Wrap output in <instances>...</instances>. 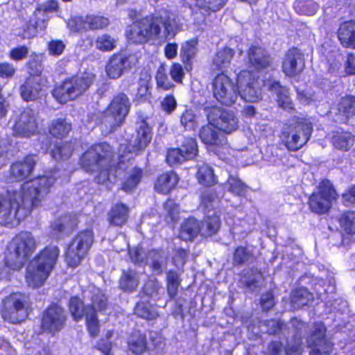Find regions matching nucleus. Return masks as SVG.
<instances>
[{
    "instance_id": "11",
    "label": "nucleus",
    "mask_w": 355,
    "mask_h": 355,
    "mask_svg": "<svg viewBox=\"0 0 355 355\" xmlns=\"http://www.w3.org/2000/svg\"><path fill=\"white\" fill-rule=\"evenodd\" d=\"M112 155V148L108 144H96L83 155L81 164L87 172L98 171L107 165Z\"/></svg>"
},
{
    "instance_id": "7",
    "label": "nucleus",
    "mask_w": 355,
    "mask_h": 355,
    "mask_svg": "<svg viewBox=\"0 0 355 355\" xmlns=\"http://www.w3.org/2000/svg\"><path fill=\"white\" fill-rule=\"evenodd\" d=\"M1 315L4 320L17 324L28 317L29 297L24 293H14L3 300Z\"/></svg>"
},
{
    "instance_id": "44",
    "label": "nucleus",
    "mask_w": 355,
    "mask_h": 355,
    "mask_svg": "<svg viewBox=\"0 0 355 355\" xmlns=\"http://www.w3.org/2000/svg\"><path fill=\"white\" fill-rule=\"evenodd\" d=\"M95 46L101 51H111L116 46V40L108 34H101L96 37Z\"/></svg>"
},
{
    "instance_id": "6",
    "label": "nucleus",
    "mask_w": 355,
    "mask_h": 355,
    "mask_svg": "<svg viewBox=\"0 0 355 355\" xmlns=\"http://www.w3.org/2000/svg\"><path fill=\"white\" fill-rule=\"evenodd\" d=\"M214 98L221 105L232 106L239 96L238 80L234 82L224 73L218 74L211 83Z\"/></svg>"
},
{
    "instance_id": "28",
    "label": "nucleus",
    "mask_w": 355,
    "mask_h": 355,
    "mask_svg": "<svg viewBox=\"0 0 355 355\" xmlns=\"http://www.w3.org/2000/svg\"><path fill=\"white\" fill-rule=\"evenodd\" d=\"M139 284V276L132 269L123 270L119 279V287L127 293H132L138 287Z\"/></svg>"
},
{
    "instance_id": "17",
    "label": "nucleus",
    "mask_w": 355,
    "mask_h": 355,
    "mask_svg": "<svg viewBox=\"0 0 355 355\" xmlns=\"http://www.w3.org/2000/svg\"><path fill=\"white\" fill-rule=\"evenodd\" d=\"M37 128L35 111L27 107L19 114L13 130L19 136L29 137L37 132Z\"/></svg>"
},
{
    "instance_id": "29",
    "label": "nucleus",
    "mask_w": 355,
    "mask_h": 355,
    "mask_svg": "<svg viewBox=\"0 0 355 355\" xmlns=\"http://www.w3.org/2000/svg\"><path fill=\"white\" fill-rule=\"evenodd\" d=\"M269 89L276 94L277 102L279 107L288 111L293 109V105L290 98L288 90L286 87L282 86L279 82L275 81L270 84Z\"/></svg>"
},
{
    "instance_id": "1",
    "label": "nucleus",
    "mask_w": 355,
    "mask_h": 355,
    "mask_svg": "<svg viewBox=\"0 0 355 355\" xmlns=\"http://www.w3.org/2000/svg\"><path fill=\"white\" fill-rule=\"evenodd\" d=\"M54 182L53 177L39 176L24 183L18 191L0 193V223L6 227L17 226L40 204Z\"/></svg>"
},
{
    "instance_id": "50",
    "label": "nucleus",
    "mask_w": 355,
    "mask_h": 355,
    "mask_svg": "<svg viewBox=\"0 0 355 355\" xmlns=\"http://www.w3.org/2000/svg\"><path fill=\"white\" fill-rule=\"evenodd\" d=\"M84 24L89 29L97 30L107 27L109 24V19L102 16L88 15L84 20Z\"/></svg>"
},
{
    "instance_id": "30",
    "label": "nucleus",
    "mask_w": 355,
    "mask_h": 355,
    "mask_svg": "<svg viewBox=\"0 0 355 355\" xmlns=\"http://www.w3.org/2000/svg\"><path fill=\"white\" fill-rule=\"evenodd\" d=\"M178 181V177L174 172L164 173L157 178L155 189L159 193L166 194L176 186Z\"/></svg>"
},
{
    "instance_id": "21",
    "label": "nucleus",
    "mask_w": 355,
    "mask_h": 355,
    "mask_svg": "<svg viewBox=\"0 0 355 355\" xmlns=\"http://www.w3.org/2000/svg\"><path fill=\"white\" fill-rule=\"evenodd\" d=\"M152 139L151 128L145 120L137 122L135 137L130 141L132 151L138 153L143 151L149 144Z\"/></svg>"
},
{
    "instance_id": "14",
    "label": "nucleus",
    "mask_w": 355,
    "mask_h": 355,
    "mask_svg": "<svg viewBox=\"0 0 355 355\" xmlns=\"http://www.w3.org/2000/svg\"><path fill=\"white\" fill-rule=\"evenodd\" d=\"M326 327L322 322L315 323L307 342L311 348L310 355H330L333 345L325 336Z\"/></svg>"
},
{
    "instance_id": "18",
    "label": "nucleus",
    "mask_w": 355,
    "mask_h": 355,
    "mask_svg": "<svg viewBox=\"0 0 355 355\" xmlns=\"http://www.w3.org/2000/svg\"><path fill=\"white\" fill-rule=\"evenodd\" d=\"M37 162L36 155H28L22 161L13 163L9 170L8 182H20L28 178Z\"/></svg>"
},
{
    "instance_id": "58",
    "label": "nucleus",
    "mask_w": 355,
    "mask_h": 355,
    "mask_svg": "<svg viewBox=\"0 0 355 355\" xmlns=\"http://www.w3.org/2000/svg\"><path fill=\"white\" fill-rule=\"evenodd\" d=\"M31 19L32 22L34 23V26L39 30L44 31L46 28L49 16L46 13H44V11L37 8Z\"/></svg>"
},
{
    "instance_id": "34",
    "label": "nucleus",
    "mask_w": 355,
    "mask_h": 355,
    "mask_svg": "<svg viewBox=\"0 0 355 355\" xmlns=\"http://www.w3.org/2000/svg\"><path fill=\"white\" fill-rule=\"evenodd\" d=\"M148 263L155 275H161L166 264V258L162 250H152L148 252Z\"/></svg>"
},
{
    "instance_id": "49",
    "label": "nucleus",
    "mask_w": 355,
    "mask_h": 355,
    "mask_svg": "<svg viewBox=\"0 0 355 355\" xmlns=\"http://www.w3.org/2000/svg\"><path fill=\"white\" fill-rule=\"evenodd\" d=\"M155 79L157 88L158 89L168 91L175 87V85L169 80L163 65H161L158 68L156 73Z\"/></svg>"
},
{
    "instance_id": "12",
    "label": "nucleus",
    "mask_w": 355,
    "mask_h": 355,
    "mask_svg": "<svg viewBox=\"0 0 355 355\" xmlns=\"http://www.w3.org/2000/svg\"><path fill=\"white\" fill-rule=\"evenodd\" d=\"M205 110L208 121L220 131L230 134L237 129L239 120L232 112L218 107H206Z\"/></svg>"
},
{
    "instance_id": "39",
    "label": "nucleus",
    "mask_w": 355,
    "mask_h": 355,
    "mask_svg": "<svg viewBox=\"0 0 355 355\" xmlns=\"http://www.w3.org/2000/svg\"><path fill=\"white\" fill-rule=\"evenodd\" d=\"M313 300V295L304 288H300L291 293V300L295 309L307 305Z\"/></svg>"
},
{
    "instance_id": "48",
    "label": "nucleus",
    "mask_w": 355,
    "mask_h": 355,
    "mask_svg": "<svg viewBox=\"0 0 355 355\" xmlns=\"http://www.w3.org/2000/svg\"><path fill=\"white\" fill-rule=\"evenodd\" d=\"M338 221L340 227L349 234H355V212L347 211L342 214Z\"/></svg>"
},
{
    "instance_id": "5",
    "label": "nucleus",
    "mask_w": 355,
    "mask_h": 355,
    "mask_svg": "<svg viewBox=\"0 0 355 355\" xmlns=\"http://www.w3.org/2000/svg\"><path fill=\"white\" fill-rule=\"evenodd\" d=\"M94 80V75L88 71L77 74L70 78L66 79L53 91L55 98L60 103H66L73 100L91 86Z\"/></svg>"
},
{
    "instance_id": "37",
    "label": "nucleus",
    "mask_w": 355,
    "mask_h": 355,
    "mask_svg": "<svg viewBox=\"0 0 355 355\" xmlns=\"http://www.w3.org/2000/svg\"><path fill=\"white\" fill-rule=\"evenodd\" d=\"M146 338L139 331H134L128 340V346L134 354H141L146 349Z\"/></svg>"
},
{
    "instance_id": "31",
    "label": "nucleus",
    "mask_w": 355,
    "mask_h": 355,
    "mask_svg": "<svg viewBox=\"0 0 355 355\" xmlns=\"http://www.w3.org/2000/svg\"><path fill=\"white\" fill-rule=\"evenodd\" d=\"M128 211V207L125 205L117 203L109 211L107 220L110 225L121 226L127 221Z\"/></svg>"
},
{
    "instance_id": "23",
    "label": "nucleus",
    "mask_w": 355,
    "mask_h": 355,
    "mask_svg": "<svg viewBox=\"0 0 355 355\" xmlns=\"http://www.w3.org/2000/svg\"><path fill=\"white\" fill-rule=\"evenodd\" d=\"M270 62V58L264 49L259 46H252L248 51L247 64L250 68L263 69Z\"/></svg>"
},
{
    "instance_id": "63",
    "label": "nucleus",
    "mask_w": 355,
    "mask_h": 355,
    "mask_svg": "<svg viewBox=\"0 0 355 355\" xmlns=\"http://www.w3.org/2000/svg\"><path fill=\"white\" fill-rule=\"evenodd\" d=\"M28 54V48L26 46H19L13 48L9 53L10 59L19 61L27 57Z\"/></svg>"
},
{
    "instance_id": "38",
    "label": "nucleus",
    "mask_w": 355,
    "mask_h": 355,
    "mask_svg": "<svg viewBox=\"0 0 355 355\" xmlns=\"http://www.w3.org/2000/svg\"><path fill=\"white\" fill-rule=\"evenodd\" d=\"M134 313L137 317L145 320H155L158 317V313L148 302H139L134 309Z\"/></svg>"
},
{
    "instance_id": "51",
    "label": "nucleus",
    "mask_w": 355,
    "mask_h": 355,
    "mask_svg": "<svg viewBox=\"0 0 355 355\" xmlns=\"http://www.w3.org/2000/svg\"><path fill=\"white\" fill-rule=\"evenodd\" d=\"M73 148L70 143H58L52 150V156L54 159H67L72 154Z\"/></svg>"
},
{
    "instance_id": "46",
    "label": "nucleus",
    "mask_w": 355,
    "mask_h": 355,
    "mask_svg": "<svg viewBox=\"0 0 355 355\" xmlns=\"http://www.w3.org/2000/svg\"><path fill=\"white\" fill-rule=\"evenodd\" d=\"M69 311L73 316V319L78 321L85 315L86 311L88 308L84 306L82 300L77 297H73L70 299L69 303Z\"/></svg>"
},
{
    "instance_id": "47",
    "label": "nucleus",
    "mask_w": 355,
    "mask_h": 355,
    "mask_svg": "<svg viewBox=\"0 0 355 355\" xmlns=\"http://www.w3.org/2000/svg\"><path fill=\"white\" fill-rule=\"evenodd\" d=\"M294 8L300 14L313 15L318 10V6L313 0H297Z\"/></svg>"
},
{
    "instance_id": "26",
    "label": "nucleus",
    "mask_w": 355,
    "mask_h": 355,
    "mask_svg": "<svg viewBox=\"0 0 355 355\" xmlns=\"http://www.w3.org/2000/svg\"><path fill=\"white\" fill-rule=\"evenodd\" d=\"M338 34L339 40L344 47L355 49V21L343 23Z\"/></svg>"
},
{
    "instance_id": "16",
    "label": "nucleus",
    "mask_w": 355,
    "mask_h": 355,
    "mask_svg": "<svg viewBox=\"0 0 355 355\" xmlns=\"http://www.w3.org/2000/svg\"><path fill=\"white\" fill-rule=\"evenodd\" d=\"M198 151L197 144L191 137L186 138L180 148H171L166 154V162L171 166L193 158Z\"/></svg>"
},
{
    "instance_id": "53",
    "label": "nucleus",
    "mask_w": 355,
    "mask_h": 355,
    "mask_svg": "<svg viewBox=\"0 0 355 355\" xmlns=\"http://www.w3.org/2000/svg\"><path fill=\"white\" fill-rule=\"evenodd\" d=\"M229 191L232 193L242 196L246 192V185L238 178L230 175L227 182Z\"/></svg>"
},
{
    "instance_id": "52",
    "label": "nucleus",
    "mask_w": 355,
    "mask_h": 355,
    "mask_svg": "<svg viewBox=\"0 0 355 355\" xmlns=\"http://www.w3.org/2000/svg\"><path fill=\"white\" fill-rule=\"evenodd\" d=\"M180 122L184 129L189 131L195 130L198 125L196 116L191 110H187L182 114Z\"/></svg>"
},
{
    "instance_id": "15",
    "label": "nucleus",
    "mask_w": 355,
    "mask_h": 355,
    "mask_svg": "<svg viewBox=\"0 0 355 355\" xmlns=\"http://www.w3.org/2000/svg\"><path fill=\"white\" fill-rule=\"evenodd\" d=\"M66 318L64 309L58 304H53L43 313L42 327L44 330L54 334L64 327Z\"/></svg>"
},
{
    "instance_id": "62",
    "label": "nucleus",
    "mask_w": 355,
    "mask_h": 355,
    "mask_svg": "<svg viewBox=\"0 0 355 355\" xmlns=\"http://www.w3.org/2000/svg\"><path fill=\"white\" fill-rule=\"evenodd\" d=\"M65 49V44L61 40H53L48 43V51L53 56L60 55Z\"/></svg>"
},
{
    "instance_id": "43",
    "label": "nucleus",
    "mask_w": 355,
    "mask_h": 355,
    "mask_svg": "<svg viewBox=\"0 0 355 355\" xmlns=\"http://www.w3.org/2000/svg\"><path fill=\"white\" fill-rule=\"evenodd\" d=\"M339 114L345 119H349L355 115V97L346 96L341 98L338 105Z\"/></svg>"
},
{
    "instance_id": "61",
    "label": "nucleus",
    "mask_w": 355,
    "mask_h": 355,
    "mask_svg": "<svg viewBox=\"0 0 355 355\" xmlns=\"http://www.w3.org/2000/svg\"><path fill=\"white\" fill-rule=\"evenodd\" d=\"M164 209L166 218H168L171 221H176L178 219L180 214L179 207L174 200H168L164 204Z\"/></svg>"
},
{
    "instance_id": "41",
    "label": "nucleus",
    "mask_w": 355,
    "mask_h": 355,
    "mask_svg": "<svg viewBox=\"0 0 355 355\" xmlns=\"http://www.w3.org/2000/svg\"><path fill=\"white\" fill-rule=\"evenodd\" d=\"M71 130V125L65 119L53 120L49 127V132L54 137L62 138L66 137Z\"/></svg>"
},
{
    "instance_id": "57",
    "label": "nucleus",
    "mask_w": 355,
    "mask_h": 355,
    "mask_svg": "<svg viewBox=\"0 0 355 355\" xmlns=\"http://www.w3.org/2000/svg\"><path fill=\"white\" fill-rule=\"evenodd\" d=\"M85 317L87 329L90 335L93 337L96 336L99 332L98 320L96 313L94 311H86Z\"/></svg>"
},
{
    "instance_id": "55",
    "label": "nucleus",
    "mask_w": 355,
    "mask_h": 355,
    "mask_svg": "<svg viewBox=\"0 0 355 355\" xmlns=\"http://www.w3.org/2000/svg\"><path fill=\"white\" fill-rule=\"evenodd\" d=\"M129 255L132 262L135 264L148 263V253L140 246L130 248Z\"/></svg>"
},
{
    "instance_id": "2",
    "label": "nucleus",
    "mask_w": 355,
    "mask_h": 355,
    "mask_svg": "<svg viewBox=\"0 0 355 355\" xmlns=\"http://www.w3.org/2000/svg\"><path fill=\"white\" fill-rule=\"evenodd\" d=\"M176 15L167 10L135 21L126 33L127 40L132 44H144L158 40L174 37L180 31Z\"/></svg>"
},
{
    "instance_id": "59",
    "label": "nucleus",
    "mask_w": 355,
    "mask_h": 355,
    "mask_svg": "<svg viewBox=\"0 0 355 355\" xmlns=\"http://www.w3.org/2000/svg\"><path fill=\"white\" fill-rule=\"evenodd\" d=\"M217 197L215 192L212 190L205 191L201 196V204L200 206L204 209H208L211 212V209L214 207L216 202ZM214 211H212L213 212Z\"/></svg>"
},
{
    "instance_id": "64",
    "label": "nucleus",
    "mask_w": 355,
    "mask_h": 355,
    "mask_svg": "<svg viewBox=\"0 0 355 355\" xmlns=\"http://www.w3.org/2000/svg\"><path fill=\"white\" fill-rule=\"evenodd\" d=\"M263 326L266 328V332L271 335L278 334L281 332L284 324L279 320H266Z\"/></svg>"
},
{
    "instance_id": "27",
    "label": "nucleus",
    "mask_w": 355,
    "mask_h": 355,
    "mask_svg": "<svg viewBox=\"0 0 355 355\" xmlns=\"http://www.w3.org/2000/svg\"><path fill=\"white\" fill-rule=\"evenodd\" d=\"M199 137L204 144L209 146L220 145L223 138L220 131L209 122L200 129Z\"/></svg>"
},
{
    "instance_id": "13",
    "label": "nucleus",
    "mask_w": 355,
    "mask_h": 355,
    "mask_svg": "<svg viewBox=\"0 0 355 355\" xmlns=\"http://www.w3.org/2000/svg\"><path fill=\"white\" fill-rule=\"evenodd\" d=\"M239 96L245 101L257 102L262 98L258 80L248 71H242L237 76Z\"/></svg>"
},
{
    "instance_id": "42",
    "label": "nucleus",
    "mask_w": 355,
    "mask_h": 355,
    "mask_svg": "<svg viewBox=\"0 0 355 355\" xmlns=\"http://www.w3.org/2000/svg\"><path fill=\"white\" fill-rule=\"evenodd\" d=\"M196 176L199 183L205 187H211L216 183L214 170L205 164L198 166Z\"/></svg>"
},
{
    "instance_id": "8",
    "label": "nucleus",
    "mask_w": 355,
    "mask_h": 355,
    "mask_svg": "<svg viewBox=\"0 0 355 355\" xmlns=\"http://www.w3.org/2000/svg\"><path fill=\"white\" fill-rule=\"evenodd\" d=\"M338 194L329 180L321 181L316 190L309 196L308 205L311 211L322 215L327 213Z\"/></svg>"
},
{
    "instance_id": "25",
    "label": "nucleus",
    "mask_w": 355,
    "mask_h": 355,
    "mask_svg": "<svg viewBox=\"0 0 355 355\" xmlns=\"http://www.w3.org/2000/svg\"><path fill=\"white\" fill-rule=\"evenodd\" d=\"M107 109L125 121L130 109L129 98L125 94L121 93L113 98Z\"/></svg>"
},
{
    "instance_id": "54",
    "label": "nucleus",
    "mask_w": 355,
    "mask_h": 355,
    "mask_svg": "<svg viewBox=\"0 0 355 355\" xmlns=\"http://www.w3.org/2000/svg\"><path fill=\"white\" fill-rule=\"evenodd\" d=\"M263 282V276L257 269L251 270V273L245 279V286L252 291L259 288Z\"/></svg>"
},
{
    "instance_id": "33",
    "label": "nucleus",
    "mask_w": 355,
    "mask_h": 355,
    "mask_svg": "<svg viewBox=\"0 0 355 355\" xmlns=\"http://www.w3.org/2000/svg\"><path fill=\"white\" fill-rule=\"evenodd\" d=\"M220 224V219L216 211H214L212 214H210V211H207L206 217L200 225L201 234L204 236H212L218 231Z\"/></svg>"
},
{
    "instance_id": "60",
    "label": "nucleus",
    "mask_w": 355,
    "mask_h": 355,
    "mask_svg": "<svg viewBox=\"0 0 355 355\" xmlns=\"http://www.w3.org/2000/svg\"><path fill=\"white\" fill-rule=\"evenodd\" d=\"M252 257V254L247 248L240 246L238 247L234 253L233 263L234 265H241L249 261Z\"/></svg>"
},
{
    "instance_id": "4",
    "label": "nucleus",
    "mask_w": 355,
    "mask_h": 355,
    "mask_svg": "<svg viewBox=\"0 0 355 355\" xmlns=\"http://www.w3.org/2000/svg\"><path fill=\"white\" fill-rule=\"evenodd\" d=\"M57 246L49 245L31 261L27 269L26 279L29 286H42L53 270L59 256Z\"/></svg>"
},
{
    "instance_id": "35",
    "label": "nucleus",
    "mask_w": 355,
    "mask_h": 355,
    "mask_svg": "<svg viewBox=\"0 0 355 355\" xmlns=\"http://www.w3.org/2000/svg\"><path fill=\"white\" fill-rule=\"evenodd\" d=\"M331 143L336 148L347 151L354 144V137L348 132H336L331 137Z\"/></svg>"
},
{
    "instance_id": "56",
    "label": "nucleus",
    "mask_w": 355,
    "mask_h": 355,
    "mask_svg": "<svg viewBox=\"0 0 355 355\" xmlns=\"http://www.w3.org/2000/svg\"><path fill=\"white\" fill-rule=\"evenodd\" d=\"M167 291L171 298L176 296L180 284L178 275L175 271L170 270L167 273Z\"/></svg>"
},
{
    "instance_id": "3",
    "label": "nucleus",
    "mask_w": 355,
    "mask_h": 355,
    "mask_svg": "<svg viewBox=\"0 0 355 355\" xmlns=\"http://www.w3.org/2000/svg\"><path fill=\"white\" fill-rule=\"evenodd\" d=\"M37 241L30 232L17 234L8 243L5 250V263L12 270L22 268L37 248Z\"/></svg>"
},
{
    "instance_id": "24",
    "label": "nucleus",
    "mask_w": 355,
    "mask_h": 355,
    "mask_svg": "<svg viewBox=\"0 0 355 355\" xmlns=\"http://www.w3.org/2000/svg\"><path fill=\"white\" fill-rule=\"evenodd\" d=\"M124 120L107 108L98 116V124L103 135L114 132L123 123Z\"/></svg>"
},
{
    "instance_id": "22",
    "label": "nucleus",
    "mask_w": 355,
    "mask_h": 355,
    "mask_svg": "<svg viewBox=\"0 0 355 355\" xmlns=\"http://www.w3.org/2000/svg\"><path fill=\"white\" fill-rule=\"evenodd\" d=\"M40 80L37 75L26 78L19 87L20 96L24 101H33L40 98L42 92Z\"/></svg>"
},
{
    "instance_id": "45",
    "label": "nucleus",
    "mask_w": 355,
    "mask_h": 355,
    "mask_svg": "<svg viewBox=\"0 0 355 355\" xmlns=\"http://www.w3.org/2000/svg\"><path fill=\"white\" fill-rule=\"evenodd\" d=\"M142 177V171L134 168L128 175V178L122 185V189L125 192L132 191L139 183Z\"/></svg>"
},
{
    "instance_id": "19",
    "label": "nucleus",
    "mask_w": 355,
    "mask_h": 355,
    "mask_svg": "<svg viewBox=\"0 0 355 355\" xmlns=\"http://www.w3.org/2000/svg\"><path fill=\"white\" fill-rule=\"evenodd\" d=\"M305 66L304 54L297 48L289 49L282 63L284 73L287 76L294 77L299 75Z\"/></svg>"
},
{
    "instance_id": "9",
    "label": "nucleus",
    "mask_w": 355,
    "mask_h": 355,
    "mask_svg": "<svg viewBox=\"0 0 355 355\" xmlns=\"http://www.w3.org/2000/svg\"><path fill=\"white\" fill-rule=\"evenodd\" d=\"M313 128L311 123L297 122L287 124L282 135V141L289 150L296 151L304 146L309 140Z\"/></svg>"
},
{
    "instance_id": "20",
    "label": "nucleus",
    "mask_w": 355,
    "mask_h": 355,
    "mask_svg": "<svg viewBox=\"0 0 355 355\" xmlns=\"http://www.w3.org/2000/svg\"><path fill=\"white\" fill-rule=\"evenodd\" d=\"M135 60L132 55H125L116 53L112 55L106 66V73L110 78H119L123 72L131 67Z\"/></svg>"
},
{
    "instance_id": "10",
    "label": "nucleus",
    "mask_w": 355,
    "mask_h": 355,
    "mask_svg": "<svg viewBox=\"0 0 355 355\" xmlns=\"http://www.w3.org/2000/svg\"><path fill=\"white\" fill-rule=\"evenodd\" d=\"M94 241L90 230L80 232L71 241L65 254V261L71 268L77 267L87 255Z\"/></svg>"
},
{
    "instance_id": "36",
    "label": "nucleus",
    "mask_w": 355,
    "mask_h": 355,
    "mask_svg": "<svg viewBox=\"0 0 355 355\" xmlns=\"http://www.w3.org/2000/svg\"><path fill=\"white\" fill-rule=\"evenodd\" d=\"M90 293L91 307L87 311H94L95 313L104 311L107 307V298L105 294L98 289H94Z\"/></svg>"
},
{
    "instance_id": "32",
    "label": "nucleus",
    "mask_w": 355,
    "mask_h": 355,
    "mask_svg": "<svg viewBox=\"0 0 355 355\" xmlns=\"http://www.w3.org/2000/svg\"><path fill=\"white\" fill-rule=\"evenodd\" d=\"M199 233H201L199 222L194 218H189L181 225L180 237L186 241H192Z\"/></svg>"
},
{
    "instance_id": "40",
    "label": "nucleus",
    "mask_w": 355,
    "mask_h": 355,
    "mask_svg": "<svg viewBox=\"0 0 355 355\" xmlns=\"http://www.w3.org/2000/svg\"><path fill=\"white\" fill-rule=\"evenodd\" d=\"M234 51L229 47H225L219 50L213 60V64L218 69L227 68L234 56Z\"/></svg>"
}]
</instances>
